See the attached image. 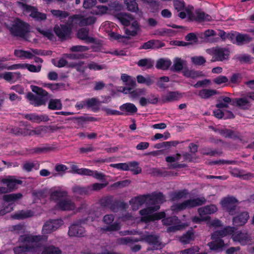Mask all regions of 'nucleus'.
Segmentation results:
<instances>
[{"label":"nucleus","mask_w":254,"mask_h":254,"mask_svg":"<svg viewBox=\"0 0 254 254\" xmlns=\"http://www.w3.org/2000/svg\"><path fill=\"white\" fill-rule=\"evenodd\" d=\"M147 195L149 196V203H153L155 205L140 210L139 214L141 217L139 221L147 223L164 217L165 216L164 212L155 213L160 208V206L158 204L162 203L165 200V198L163 194L161 192H155L152 194Z\"/></svg>","instance_id":"nucleus-1"},{"label":"nucleus","mask_w":254,"mask_h":254,"mask_svg":"<svg viewBox=\"0 0 254 254\" xmlns=\"http://www.w3.org/2000/svg\"><path fill=\"white\" fill-rule=\"evenodd\" d=\"M95 21V18L93 16L84 17L82 15H75L68 18L67 25H56L54 31L56 35L61 39H65L71 34V28L77 24L81 26L90 25Z\"/></svg>","instance_id":"nucleus-2"},{"label":"nucleus","mask_w":254,"mask_h":254,"mask_svg":"<svg viewBox=\"0 0 254 254\" xmlns=\"http://www.w3.org/2000/svg\"><path fill=\"white\" fill-rule=\"evenodd\" d=\"M118 19L123 25L129 26L125 28V33L127 36H135L140 32V25L130 14H121L118 16Z\"/></svg>","instance_id":"nucleus-3"},{"label":"nucleus","mask_w":254,"mask_h":254,"mask_svg":"<svg viewBox=\"0 0 254 254\" xmlns=\"http://www.w3.org/2000/svg\"><path fill=\"white\" fill-rule=\"evenodd\" d=\"M185 10L187 11V13L182 11L180 12L178 14V16L182 19H184L188 17L190 20H196L198 21H209L212 19L210 15L205 14L201 10H196L195 13H193V7L192 6H187Z\"/></svg>","instance_id":"nucleus-4"},{"label":"nucleus","mask_w":254,"mask_h":254,"mask_svg":"<svg viewBox=\"0 0 254 254\" xmlns=\"http://www.w3.org/2000/svg\"><path fill=\"white\" fill-rule=\"evenodd\" d=\"M233 231V228L227 227L222 230L216 231L212 235V242L208 244L210 249L211 250H218L224 246V242L220 238L228 235Z\"/></svg>","instance_id":"nucleus-5"},{"label":"nucleus","mask_w":254,"mask_h":254,"mask_svg":"<svg viewBox=\"0 0 254 254\" xmlns=\"http://www.w3.org/2000/svg\"><path fill=\"white\" fill-rule=\"evenodd\" d=\"M206 53L212 56V62H223L229 58L230 51L228 48L216 47L206 50Z\"/></svg>","instance_id":"nucleus-6"},{"label":"nucleus","mask_w":254,"mask_h":254,"mask_svg":"<svg viewBox=\"0 0 254 254\" xmlns=\"http://www.w3.org/2000/svg\"><path fill=\"white\" fill-rule=\"evenodd\" d=\"M232 228V227H231ZM233 231L229 235H232V239L234 242L239 243L242 246L252 245L254 244V239L251 235L244 231H237L235 232V228L233 227Z\"/></svg>","instance_id":"nucleus-7"},{"label":"nucleus","mask_w":254,"mask_h":254,"mask_svg":"<svg viewBox=\"0 0 254 254\" xmlns=\"http://www.w3.org/2000/svg\"><path fill=\"white\" fill-rule=\"evenodd\" d=\"M205 201V199L203 197L190 199L182 203L174 204L172 206L171 209L174 212H178L187 208L201 205L204 203Z\"/></svg>","instance_id":"nucleus-8"},{"label":"nucleus","mask_w":254,"mask_h":254,"mask_svg":"<svg viewBox=\"0 0 254 254\" xmlns=\"http://www.w3.org/2000/svg\"><path fill=\"white\" fill-rule=\"evenodd\" d=\"M29 30L28 25L19 19H15L11 27L12 32L16 36L24 37Z\"/></svg>","instance_id":"nucleus-9"},{"label":"nucleus","mask_w":254,"mask_h":254,"mask_svg":"<svg viewBox=\"0 0 254 254\" xmlns=\"http://www.w3.org/2000/svg\"><path fill=\"white\" fill-rule=\"evenodd\" d=\"M18 5L23 10L26 12L29 13V15L37 20H42L46 19V15L37 11V9L31 6L26 5L22 2H18Z\"/></svg>","instance_id":"nucleus-10"},{"label":"nucleus","mask_w":254,"mask_h":254,"mask_svg":"<svg viewBox=\"0 0 254 254\" xmlns=\"http://www.w3.org/2000/svg\"><path fill=\"white\" fill-rule=\"evenodd\" d=\"M50 199L57 204L67 196V192L60 188H53L49 190Z\"/></svg>","instance_id":"nucleus-11"},{"label":"nucleus","mask_w":254,"mask_h":254,"mask_svg":"<svg viewBox=\"0 0 254 254\" xmlns=\"http://www.w3.org/2000/svg\"><path fill=\"white\" fill-rule=\"evenodd\" d=\"M162 222L164 225H173L168 227L167 231L169 232H175L176 231L180 230L187 226L185 224L178 225L179 220L176 216L168 217L166 219H163Z\"/></svg>","instance_id":"nucleus-12"},{"label":"nucleus","mask_w":254,"mask_h":254,"mask_svg":"<svg viewBox=\"0 0 254 254\" xmlns=\"http://www.w3.org/2000/svg\"><path fill=\"white\" fill-rule=\"evenodd\" d=\"M0 183L5 184L9 191H12L17 188L18 185L22 184V181L17 180L15 176H8L5 178H0Z\"/></svg>","instance_id":"nucleus-13"},{"label":"nucleus","mask_w":254,"mask_h":254,"mask_svg":"<svg viewBox=\"0 0 254 254\" xmlns=\"http://www.w3.org/2000/svg\"><path fill=\"white\" fill-rule=\"evenodd\" d=\"M237 201L232 197H226L221 201L222 206L231 215L234 214V211L235 209Z\"/></svg>","instance_id":"nucleus-14"},{"label":"nucleus","mask_w":254,"mask_h":254,"mask_svg":"<svg viewBox=\"0 0 254 254\" xmlns=\"http://www.w3.org/2000/svg\"><path fill=\"white\" fill-rule=\"evenodd\" d=\"M218 210L217 206L214 204L207 205L200 207L198 209L199 215L203 217V219H207L208 220L210 219L209 215L212 214Z\"/></svg>","instance_id":"nucleus-15"},{"label":"nucleus","mask_w":254,"mask_h":254,"mask_svg":"<svg viewBox=\"0 0 254 254\" xmlns=\"http://www.w3.org/2000/svg\"><path fill=\"white\" fill-rule=\"evenodd\" d=\"M57 208L64 211L73 210L75 208V203L67 196L56 204Z\"/></svg>","instance_id":"nucleus-16"},{"label":"nucleus","mask_w":254,"mask_h":254,"mask_svg":"<svg viewBox=\"0 0 254 254\" xmlns=\"http://www.w3.org/2000/svg\"><path fill=\"white\" fill-rule=\"evenodd\" d=\"M140 240L144 241L152 245L154 249H159L162 248L158 237L155 235L146 234L141 237Z\"/></svg>","instance_id":"nucleus-17"},{"label":"nucleus","mask_w":254,"mask_h":254,"mask_svg":"<svg viewBox=\"0 0 254 254\" xmlns=\"http://www.w3.org/2000/svg\"><path fill=\"white\" fill-rule=\"evenodd\" d=\"M149 196L148 195H140L131 199L130 203L133 210L138 209L144 203L149 202Z\"/></svg>","instance_id":"nucleus-18"},{"label":"nucleus","mask_w":254,"mask_h":254,"mask_svg":"<svg viewBox=\"0 0 254 254\" xmlns=\"http://www.w3.org/2000/svg\"><path fill=\"white\" fill-rule=\"evenodd\" d=\"M113 220L114 217L112 215H107L104 216L103 221L105 223L109 225V226L104 228V230L107 231H113L118 230L120 229V225L118 223L115 222L113 224H112Z\"/></svg>","instance_id":"nucleus-19"},{"label":"nucleus","mask_w":254,"mask_h":254,"mask_svg":"<svg viewBox=\"0 0 254 254\" xmlns=\"http://www.w3.org/2000/svg\"><path fill=\"white\" fill-rule=\"evenodd\" d=\"M41 54L37 50L32 49L30 51H24L17 50L14 51V55L19 58L22 59H32L35 55Z\"/></svg>","instance_id":"nucleus-20"},{"label":"nucleus","mask_w":254,"mask_h":254,"mask_svg":"<svg viewBox=\"0 0 254 254\" xmlns=\"http://www.w3.org/2000/svg\"><path fill=\"white\" fill-rule=\"evenodd\" d=\"M84 233V228L80 224H73L69 228L68 235L71 237L83 236Z\"/></svg>","instance_id":"nucleus-21"},{"label":"nucleus","mask_w":254,"mask_h":254,"mask_svg":"<svg viewBox=\"0 0 254 254\" xmlns=\"http://www.w3.org/2000/svg\"><path fill=\"white\" fill-rule=\"evenodd\" d=\"M122 92L125 94H129V97L132 99H136L141 95H144L145 93V89L144 88H138L132 90H131V88L124 87Z\"/></svg>","instance_id":"nucleus-22"},{"label":"nucleus","mask_w":254,"mask_h":254,"mask_svg":"<svg viewBox=\"0 0 254 254\" xmlns=\"http://www.w3.org/2000/svg\"><path fill=\"white\" fill-rule=\"evenodd\" d=\"M249 218L247 212H243L239 213L233 218V224L237 226H241L246 223Z\"/></svg>","instance_id":"nucleus-23"},{"label":"nucleus","mask_w":254,"mask_h":254,"mask_svg":"<svg viewBox=\"0 0 254 254\" xmlns=\"http://www.w3.org/2000/svg\"><path fill=\"white\" fill-rule=\"evenodd\" d=\"M182 96V94L178 91H171L163 95L162 99L163 102H170L178 100Z\"/></svg>","instance_id":"nucleus-24"},{"label":"nucleus","mask_w":254,"mask_h":254,"mask_svg":"<svg viewBox=\"0 0 254 254\" xmlns=\"http://www.w3.org/2000/svg\"><path fill=\"white\" fill-rule=\"evenodd\" d=\"M120 109L123 112V114L132 115L137 111L136 107L132 103H127L120 106Z\"/></svg>","instance_id":"nucleus-25"},{"label":"nucleus","mask_w":254,"mask_h":254,"mask_svg":"<svg viewBox=\"0 0 254 254\" xmlns=\"http://www.w3.org/2000/svg\"><path fill=\"white\" fill-rule=\"evenodd\" d=\"M27 98L29 100L30 104L35 106H39L46 104V100L43 98L37 97L31 93L27 95Z\"/></svg>","instance_id":"nucleus-26"},{"label":"nucleus","mask_w":254,"mask_h":254,"mask_svg":"<svg viewBox=\"0 0 254 254\" xmlns=\"http://www.w3.org/2000/svg\"><path fill=\"white\" fill-rule=\"evenodd\" d=\"M26 118L36 123H40L41 122H47L49 119L48 116L46 115H38L35 114L27 115Z\"/></svg>","instance_id":"nucleus-27"},{"label":"nucleus","mask_w":254,"mask_h":254,"mask_svg":"<svg viewBox=\"0 0 254 254\" xmlns=\"http://www.w3.org/2000/svg\"><path fill=\"white\" fill-rule=\"evenodd\" d=\"M77 37L79 39L85 41L87 43H92L94 41L93 38L88 36V30L86 28H81L77 33Z\"/></svg>","instance_id":"nucleus-28"},{"label":"nucleus","mask_w":254,"mask_h":254,"mask_svg":"<svg viewBox=\"0 0 254 254\" xmlns=\"http://www.w3.org/2000/svg\"><path fill=\"white\" fill-rule=\"evenodd\" d=\"M136 80L138 83L145 84L147 86H150L154 82V77L148 75L146 76L138 75L136 76Z\"/></svg>","instance_id":"nucleus-29"},{"label":"nucleus","mask_w":254,"mask_h":254,"mask_svg":"<svg viewBox=\"0 0 254 254\" xmlns=\"http://www.w3.org/2000/svg\"><path fill=\"white\" fill-rule=\"evenodd\" d=\"M172 62L168 59H160L156 63V66L157 68L166 70L171 65Z\"/></svg>","instance_id":"nucleus-30"},{"label":"nucleus","mask_w":254,"mask_h":254,"mask_svg":"<svg viewBox=\"0 0 254 254\" xmlns=\"http://www.w3.org/2000/svg\"><path fill=\"white\" fill-rule=\"evenodd\" d=\"M48 129V127L46 126H39L34 129L30 130L29 135L43 136L47 132Z\"/></svg>","instance_id":"nucleus-31"},{"label":"nucleus","mask_w":254,"mask_h":254,"mask_svg":"<svg viewBox=\"0 0 254 254\" xmlns=\"http://www.w3.org/2000/svg\"><path fill=\"white\" fill-rule=\"evenodd\" d=\"M186 62L185 61L177 57L173 60V65L172 68L175 71H180L183 68Z\"/></svg>","instance_id":"nucleus-32"},{"label":"nucleus","mask_w":254,"mask_h":254,"mask_svg":"<svg viewBox=\"0 0 254 254\" xmlns=\"http://www.w3.org/2000/svg\"><path fill=\"white\" fill-rule=\"evenodd\" d=\"M194 235L192 231H188L185 234L180 238V241L184 244H189L190 242L194 240Z\"/></svg>","instance_id":"nucleus-33"},{"label":"nucleus","mask_w":254,"mask_h":254,"mask_svg":"<svg viewBox=\"0 0 254 254\" xmlns=\"http://www.w3.org/2000/svg\"><path fill=\"white\" fill-rule=\"evenodd\" d=\"M231 103H233V100L230 98L224 96H221L219 99V103L216 105V107L220 109L227 108L228 105Z\"/></svg>","instance_id":"nucleus-34"},{"label":"nucleus","mask_w":254,"mask_h":254,"mask_svg":"<svg viewBox=\"0 0 254 254\" xmlns=\"http://www.w3.org/2000/svg\"><path fill=\"white\" fill-rule=\"evenodd\" d=\"M233 104L236 105L242 109H246L249 107V101L247 97L235 99L233 100Z\"/></svg>","instance_id":"nucleus-35"},{"label":"nucleus","mask_w":254,"mask_h":254,"mask_svg":"<svg viewBox=\"0 0 254 254\" xmlns=\"http://www.w3.org/2000/svg\"><path fill=\"white\" fill-rule=\"evenodd\" d=\"M217 94V91L213 89H203L199 91V96L203 99H207Z\"/></svg>","instance_id":"nucleus-36"},{"label":"nucleus","mask_w":254,"mask_h":254,"mask_svg":"<svg viewBox=\"0 0 254 254\" xmlns=\"http://www.w3.org/2000/svg\"><path fill=\"white\" fill-rule=\"evenodd\" d=\"M48 108L50 110H61L62 108L61 101L58 99H52L49 101Z\"/></svg>","instance_id":"nucleus-37"},{"label":"nucleus","mask_w":254,"mask_h":254,"mask_svg":"<svg viewBox=\"0 0 254 254\" xmlns=\"http://www.w3.org/2000/svg\"><path fill=\"white\" fill-rule=\"evenodd\" d=\"M21 74L18 72H6L3 73V78L7 81L15 80L20 77Z\"/></svg>","instance_id":"nucleus-38"},{"label":"nucleus","mask_w":254,"mask_h":254,"mask_svg":"<svg viewBox=\"0 0 254 254\" xmlns=\"http://www.w3.org/2000/svg\"><path fill=\"white\" fill-rule=\"evenodd\" d=\"M137 65L145 69L151 68L154 65L153 61L150 59H144L139 60L137 62Z\"/></svg>","instance_id":"nucleus-39"},{"label":"nucleus","mask_w":254,"mask_h":254,"mask_svg":"<svg viewBox=\"0 0 254 254\" xmlns=\"http://www.w3.org/2000/svg\"><path fill=\"white\" fill-rule=\"evenodd\" d=\"M183 75L188 78L195 79L201 77L202 74L201 72L193 70H185L183 71Z\"/></svg>","instance_id":"nucleus-40"},{"label":"nucleus","mask_w":254,"mask_h":254,"mask_svg":"<svg viewBox=\"0 0 254 254\" xmlns=\"http://www.w3.org/2000/svg\"><path fill=\"white\" fill-rule=\"evenodd\" d=\"M251 38L246 34H238L236 36V41L238 45H242L249 42Z\"/></svg>","instance_id":"nucleus-41"},{"label":"nucleus","mask_w":254,"mask_h":254,"mask_svg":"<svg viewBox=\"0 0 254 254\" xmlns=\"http://www.w3.org/2000/svg\"><path fill=\"white\" fill-rule=\"evenodd\" d=\"M33 213L31 210L21 211L15 214L13 218L17 219H22L33 216Z\"/></svg>","instance_id":"nucleus-42"},{"label":"nucleus","mask_w":254,"mask_h":254,"mask_svg":"<svg viewBox=\"0 0 254 254\" xmlns=\"http://www.w3.org/2000/svg\"><path fill=\"white\" fill-rule=\"evenodd\" d=\"M125 3L128 10L137 12L138 10V4L135 0H126Z\"/></svg>","instance_id":"nucleus-43"},{"label":"nucleus","mask_w":254,"mask_h":254,"mask_svg":"<svg viewBox=\"0 0 254 254\" xmlns=\"http://www.w3.org/2000/svg\"><path fill=\"white\" fill-rule=\"evenodd\" d=\"M127 166L128 170L132 171L134 174H137L140 173L141 171V169L138 166V164L137 162H130L128 163Z\"/></svg>","instance_id":"nucleus-44"},{"label":"nucleus","mask_w":254,"mask_h":254,"mask_svg":"<svg viewBox=\"0 0 254 254\" xmlns=\"http://www.w3.org/2000/svg\"><path fill=\"white\" fill-rule=\"evenodd\" d=\"M22 195L20 193L6 194L3 196V199L7 202H13L20 199Z\"/></svg>","instance_id":"nucleus-45"},{"label":"nucleus","mask_w":254,"mask_h":254,"mask_svg":"<svg viewBox=\"0 0 254 254\" xmlns=\"http://www.w3.org/2000/svg\"><path fill=\"white\" fill-rule=\"evenodd\" d=\"M87 170L88 171L86 173L85 176H92L94 178L99 180H102L104 179L105 175L103 174L99 173L97 171H93L89 169H87Z\"/></svg>","instance_id":"nucleus-46"},{"label":"nucleus","mask_w":254,"mask_h":254,"mask_svg":"<svg viewBox=\"0 0 254 254\" xmlns=\"http://www.w3.org/2000/svg\"><path fill=\"white\" fill-rule=\"evenodd\" d=\"M39 167V164L35 162H26L23 166V169L28 171L30 172L32 171L33 169H38Z\"/></svg>","instance_id":"nucleus-47"},{"label":"nucleus","mask_w":254,"mask_h":254,"mask_svg":"<svg viewBox=\"0 0 254 254\" xmlns=\"http://www.w3.org/2000/svg\"><path fill=\"white\" fill-rule=\"evenodd\" d=\"M61 253V250L53 246L45 248L41 254H60Z\"/></svg>","instance_id":"nucleus-48"},{"label":"nucleus","mask_w":254,"mask_h":254,"mask_svg":"<svg viewBox=\"0 0 254 254\" xmlns=\"http://www.w3.org/2000/svg\"><path fill=\"white\" fill-rule=\"evenodd\" d=\"M173 2L175 9H176L178 12L180 11V12H181L184 11L187 13L185 8L187 6H185V3L183 1L176 0H174Z\"/></svg>","instance_id":"nucleus-49"},{"label":"nucleus","mask_w":254,"mask_h":254,"mask_svg":"<svg viewBox=\"0 0 254 254\" xmlns=\"http://www.w3.org/2000/svg\"><path fill=\"white\" fill-rule=\"evenodd\" d=\"M51 12L54 16L59 18L61 20L66 18L69 15V13L65 11L51 10Z\"/></svg>","instance_id":"nucleus-50"},{"label":"nucleus","mask_w":254,"mask_h":254,"mask_svg":"<svg viewBox=\"0 0 254 254\" xmlns=\"http://www.w3.org/2000/svg\"><path fill=\"white\" fill-rule=\"evenodd\" d=\"M73 191L76 194H89V187L75 186L72 188Z\"/></svg>","instance_id":"nucleus-51"},{"label":"nucleus","mask_w":254,"mask_h":254,"mask_svg":"<svg viewBox=\"0 0 254 254\" xmlns=\"http://www.w3.org/2000/svg\"><path fill=\"white\" fill-rule=\"evenodd\" d=\"M107 185V183H94L90 186L89 187V193H91L92 191H98L105 187Z\"/></svg>","instance_id":"nucleus-52"},{"label":"nucleus","mask_w":254,"mask_h":254,"mask_svg":"<svg viewBox=\"0 0 254 254\" xmlns=\"http://www.w3.org/2000/svg\"><path fill=\"white\" fill-rule=\"evenodd\" d=\"M108 10L107 7L105 6H97L92 10V13L96 15H102L106 13Z\"/></svg>","instance_id":"nucleus-53"},{"label":"nucleus","mask_w":254,"mask_h":254,"mask_svg":"<svg viewBox=\"0 0 254 254\" xmlns=\"http://www.w3.org/2000/svg\"><path fill=\"white\" fill-rule=\"evenodd\" d=\"M35 198L42 200L49 195V190H39L33 193Z\"/></svg>","instance_id":"nucleus-54"},{"label":"nucleus","mask_w":254,"mask_h":254,"mask_svg":"<svg viewBox=\"0 0 254 254\" xmlns=\"http://www.w3.org/2000/svg\"><path fill=\"white\" fill-rule=\"evenodd\" d=\"M54 231H55V229L50 221L47 222L43 226L42 230L43 234H49Z\"/></svg>","instance_id":"nucleus-55"},{"label":"nucleus","mask_w":254,"mask_h":254,"mask_svg":"<svg viewBox=\"0 0 254 254\" xmlns=\"http://www.w3.org/2000/svg\"><path fill=\"white\" fill-rule=\"evenodd\" d=\"M30 88L33 92L40 96L45 97L48 95V92L40 87L35 85H31Z\"/></svg>","instance_id":"nucleus-56"},{"label":"nucleus","mask_w":254,"mask_h":254,"mask_svg":"<svg viewBox=\"0 0 254 254\" xmlns=\"http://www.w3.org/2000/svg\"><path fill=\"white\" fill-rule=\"evenodd\" d=\"M71 169L73 173H76L80 175H85L86 173H87V172L88 171L87 170V168L79 169L78 168V166L74 164L71 165Z\"/></svg>","instance_id":"nucleus-57"},{"label":"nucleus","mask_w":254,"mask_h":254,"mask_svg":"<svg viewBox=\"0 0 254 254\" xmlns=\"http://www.w3.org/2000/svg\"><path fill=\"white\" fill-rule=\"evenodd\" d=\"M87 66L90 70H100L106 68V66L104 64H100L94 62L89 63Z\"/></svg>","instance_id":"nucleus-58"},{"label":"nucleus","mask_w":254,"mask_h":254,"mask_svg":"<svg viewBox=\"0 0 254 254\" xmlns=\"http://www.w3.org/2000/svg\"><path fill=\"white\" fill-rule=\"evenodd\" d=\"M25 68H27L30 72H38L41 70V65L35 66L33 64H24V69Z\"/></svg>","instance_id":"nucleus-59"},{"label":"nucleus","mask_w":254,"mask_h":254,"mask_svg":"<svg viewBox=\"0 0 254 254\" xmlns=\"http://www.w3.org/2000/svg\"><path fill=\"white\" fill-rule=\"evenodd\" d=\"M191 61L195 65H200L206 62L204 58L202 56H194L191 58Z\"/></svg>","instance_id":"nucleus-60"},{"label":"nucleus","mask_w":254,"mask_h":254,"mask_svg":"<svg viewBox=\"0 0 254 254\" xmlns=\"http://www.w3.org/2000/svg\"><path fill=\"white\" fill-rule=\"evenodd\" d=\"M108 36L111 40H117L120 42H123L126 39L125 36L114 32H109L108 33Z\"/></svg>","instance_id":"nucleus-61"},{"label":"nucleus","mask_w":254,"mask_h":254,"mask_svg":"<svg viewBox=\"0 0 254 254\" xmlns=\"http://www.w3.org/2000/svg\"><path fill=\"white\" fill-rule=\"evenodd\" d=\"M199 248L198 246H193L190 248L181 251L180 254H193L199 251Z\"/></svg>","instance_id":"nucleus-62"},{"label":"nucleus","mask_w":254,"mask_h":254,"mask_svg":"<svg viewBox=\"0 0 254 254\" xmlns=\"http://www.w3.org/2000/svg\"><path fill=\"white\" fill-rule=\"evenodd\" d=\"M85 101L87 107L89 108L98 106L100 104V102L95 98L88 99Z\"/></svg>","instance_id":"nucleus-63"},{"label":"nucleus","mask_w":254,"mask_h":254,"mask_svg":"<svg viewBox=\"0 0 254 254\" xmlns=\"http://www.w3.org/2000/svg\"><path fill=\"white\" fill-rule=\"evenodd\" d=\"M237 59L243 63H250L252 60V58L246 54H242L237 56Z\"/></svg>","instance_id":"nucleus-64"}]
</instances>
